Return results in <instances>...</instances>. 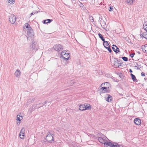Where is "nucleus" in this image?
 Listing matches in <instances>:
<instances>
[{
	"label": "nucleus",
	"instance_id": "obj_11",
	"mask_svg": "<svg viewBox=\"0 0 147 147\" xmlns=\"http://www.w3.org/2000/svg\"><path fill=\"white\" fill-rule=\"evenodd\" d=\"M25 129L24 128H23L20 131V138L21 139H23L24 138V135Z\"/></svg>",
	"mask_w": 147,
	"mask_h": 147
},
{
	"label": "nucleus",
	"instance_id": "obj_1",
	"mask_svg": "<svg viewBox=\"0 0 147 147\" xmlns=\"http://www.w3.org/2000/svg\"><path fill=\"white\" fill-rule=\"evenodd\" d=\"M98 140L100 143L104 144L105 147H107L108 146H111V143L108 141L109 140L106 136H104L103 137H99Z\"/></svg>",
	"mask_w": 147,
	"mask_h": 147
},
{
	"label": "nucleus",
	"instance_id": "obj_19",
	"mask_svg": "<svg viewBox=\"0 0 147 147\" xmlns=\"http://www.w3.org/2000/svg\"><path fill=\"white\" fill-rule=\"evenodd\" d=\"M131 78L132 79L133 81L136 82H137V80L135 76L132 74H131Z\"/></svg>",
	"mask_w": 147,
	"mask_h": 147
},
{
	"label": "nucleus",
	"instance_id": "obj_16",
	"mask_svg": "<svg viewBox=\"0 0 147 147\" xmlns=\"http://www.w3.org/2000/svg\"><path fill=\"white\" fill-rule=\"evenodd\" d=\"M21 74V71L19 70H17L16 71L15 73V75L17 77H19Z\"/></svg>",
	"mask_w": 147,
	"mask_h": 147
},
{
	"label": "nucleus",
	"instance_id": "obj_8",
	"mask_svg": "<svg viewBox=\"0 0 147 147\" xmlns=\"http://www.w3.org/2000/svg\"><path fill=\"white\" fill-rule=\"evenodd\" d=\"M107 83H105L104 84H102L101 85V88H100L102 92L103 93L105 92H108V90L107 89L109 88V87H102L105 84H107Z\"/></svg>",
	"mask_w": 147,
	"mask_h": 147
},
{
	"label": "nucleus",
	"instance_id": "obj_36",
	"mask_svg": "<svg viewBox=\"0 0 147 147\" xmlns=\"http://www.w3.org/2000/svg\"><path fill=\"white\" fill-rule=\"evenodd\" d=\"M141 76H145V74L143 72H142L141 73Z\"/></svg>",
	"mask_w": 147,
	"mask_h": 147
},
{
	"label": "nucleus",
	"instance_id": "obj_2",
	"mask_svg": "<svg viewBox=\"0 0 147 147\" xmlns=\"http://www.w3.org/2000/svg\"><path fill=\"white\" fill-rule=\"evenodd\" d=\"M91 107L89 104H85L81 105L79 107V109L81 111H84L90 109Z\"/></svg>",
	"mask_w": 147,
	"mask_h": 147
},
{
	"label": "nucleus",
	"instance_id": "obj_37",
	"mask_svg": "<svg viewBox=\"0 0 147 147\" xmlns=\"http://www.w3.org/2000/svg\"><path fill=\"white\" fill-rule=\"evenodd\" d=\"M80 5L81 7H82L84 6V5L82 3H80Z\"/></svg>",
	"mask_w": 147,
	"mask_h": 147
},
{
	"label": "nucleus",
	"instance_id": "obj_4",
	"mask_svg": "<svg viewBox=\"0 0 147 147\" xmlns=\"http://www.w3.org/2000/svg\"><path fill=\"white\" fill-rule=\"evenodd\" d=\"M39 47L38 45L35 43H33L30 45V49L33 52L35 51L38 50Z\"/></svg>",
	"mask_w": 147,
	"mask_h": 147
},
{
	"label": "nucleus",
	"instance_id": "obj_27",
	"mask_svg": "<svg viewBox=\"0 0 147 147\" xmlns=\"http://www.w3.org/2000/svg\"><path fill=\"white\" fill-rule=\"evenodd\" d=\"M122 58L124 61H127L128 60L127 58L125 57H123Z\"/></svg>",
	"mask_w": 147,
	"mask_h": 147
},
{
	"label": "nucleus",
	"instance_id": "obj_29",
	"mask_svg": "<svg viewBox=\"0 0 147 147\" xmlns=\"http://www.w3.org/2000/svg\"><path fill=\"white\" fill-rule=\"evenodd\" d=\"M38 13V12L37 11H33L31 14H30V15H31V16L32 15H34V14L36 13Z\"/></svg>",
	"mask_w": 147,
	"mask_h": 147
},
{
	"label": "nucleus",
	"instance_id": "obj_9",
	"mask_svg": "<svg viewBox=\"0 0 147 147\" xmlns=\"http://www.w3.org/2000/svg\"><path fill=\"white\" fill-rule=\"evenodd\" d=\"M27 35L29 36L28 37H27V38L29 37H32L34 35V33L32 30V28L29 29L28 30H27Z\"/></svg>",
	"mask_w": 147,
	"mask_h": 147
},
{
	"label": "nucleus",
	"instance_id": "obj_15",
	"mask_svg": "<svg viewBox=\"0 0 147 147\" xmlns=\"http://www.w3.org/2000/svg\"><path fill=\"white\" fill-rule=\"evenodd\" d=\"M69 53H67L66 54H65L64 55V54H63L62 57L64 59H66L67 60L68 59L69 57Z\"/></svg>",
	"mask_w": 147,
	"mask_h": 147
},
{
	"label": "nucleus",
	"instance_id": "obj_13",
	"mask_svg": "<svg viewBox=\"0 0 147 147\" xmlns=\"http://www.w3.org/2000/svg\"><path fill=\"white\" fill-rule=\"evenodd\" d=\"M22 119L23 117L22 116H21V115H17L16 120L18 121H19L17 123V124H19L20 123V121Z\"/></svg>",
	"mask_w": 147,
	"mask_h": 147
},
{
	"label": "nucleus",
	"instance_id": "obj_6",
	"mask_svg": "<svg viewBox=\"0 0 147 147\" xmlns=\"http://www.w3.org/2000/svg\"><path fill=\"white\" fill-rule=\"evenodd\" d=\"M9 20L12 24H13L16 21V18L14 15L11 14L9 17Z\"/></svg>",
	"mask_w": 147,
	"mask_h": 147
},
{
	"label": "nucleus",
	"instance_id": "obj_7",
	"mask_svg": "<svg viewBox=\"0 0 147 147\" xmlns=\"http://www.w3.org/2000/svg\"><path fill=\"white\" fill-rule=\"evenodd\" d=\"M53 48L55 51H61L63 49L62 46L60 44L55 45Z\"/></svg>",
	"mask_w": 147,
	"mask_h": 147
},
{
	"label": "nucleus",
	"instance_id": "obj_26",
	"mask_svg": "<svg viewBox=\"0 0 147 147\" xmlns=\"http://www.w3.org/2000/svg\"><path fill=\"white\" fill-rule=\"evenodd\" d=\"M115 47H117L115 45H113V47H112V49L115 52V50H116V48H115Z\"/></svg>",
	"mask_w": 147,
	"mask_h": 147
},
{
	"label": "nucleus",
	"instance_id": "obj_14",
	"mask_svg": "<svg viewBox=\"0 0 147 147\" xmlns=\"http://www.w3.org/2000/svg\"><path fill=\"white\" fill-rule=\"evenodd\" d=\"M110 147H123V146L122 145L118 144L117 143H114L113 144L111 143V144Z\"/></svg>",
	"mask_w": 147,
	"mask_h": 147
},
{
	"label": "nucleus",
	"instance_id": "obj_24",
	"mask_svg": "<svg viewBox=\"0 0 147 147\" xmlns=\"http://www.w3.org/2000/svg\"><path fill=\"white\" fill-rule=\"evenodd\" d=\"M98 36H99V37L101 38V39L104 42L105 41V40L103 37L102 36L101 34L100 33H99L98 34Z\"/></svg>",
	"mask_w": 147,
	"mask_h": 147
},
{
	"label": "nucleus",
	"instance_id": "obj_38",
	"mask_svg": "<svg viewBox=\"0 0 147 147\" xmlns=\"http://www.w3.org/2000/svg\"><path fill=\"white\" fill-rule=\"evenodd\" d=\"M71 85H72L73 84H74V83H75V82H74L73 81H72L71 82Z\"/></svg>",
	"mask_w": 147,
	"mask_h": 147
},
{
	"label": "nucleus",
	"instance_id": "obj_31",
	"mask_svg": "<svg viewBox=\"0 0 147 147\" xmlns=\"http://www.w3.org/2000/svg\"><path fill=\"white\" fill-rule=\"evenodd\" d=\"M66 51L65 52V51H62L61 54V57H62L63 54H64V55H65V54H66L67 53H66Z\"/></svg>",
	"mask_w": 147,
	"mask_h": 147
},
{
	"label": "nucleus",
	"instance_id": "obj_23",
	"mask_svg": "<svg viewBox=\"0 0 147 147\" xmlns=\"http://www.w3.org/2000/svg\"><path fill=\"white\" fill-rule=\"evenodd\" d=\"M143 27L144 30L147 31V22H145L144 23Z\"/></svg>",
	"mask_w": 147,
	"mask_h": 147
},
{
	"label": "nucleus",
	"instance_id": "obj_3",
	"mask_svg": "<svg viewBox=\"0 0 147 147\" xmlns=\"http://www.w3.org/2000/svg\"><path fill=\"white\" fill-rule=\"evenodd\" d=\"M111 61L112 65L115 67H117L121 66L122 64V63L120 62V61H118L117 59L114 58L112 60L111 59Z\"/></svg>",
	"mask_w": 147,
	"mask_h": 147
},
{
	"label": "nucleus",
	"instance_id": "obj_22",
	"mask_svg": "<svg viewBox=\"0 0 147 147\" xmlns=\"http://www.w3.org/2000/svg\"><path fill=\"white\" fill-rule=\"evenodd\" d=\"M135 0H127V3L129 5H131L133 3V2Z\"/></svg>",
	"mask_w": 147,
	"mask_h": 147
},
{
	"label": "nucleus",
	"instance_id": "obj_39",
	"mask_svg": "<svg viewBox=\"0 0 147 147\" xmlns=\"http://www.w3.org/2000/svg\"><path fill=\"white\" fill-rule=\"evenodd\" d=\"M47 102L46 101L45 102H44V104L43 105V106H46V105H45L46 104V103H47Z\"/></svg>",
	"mask_w": 147,
	"mask_h": 147
},
{
	"label": "nucleus",
	"instance_id": "obj_25",
	"mask_svg": "<svg viewBox=\"0 0 147 147\" xmlns=\"http://www.w3.org/2000/svg\"><path fill=\"white\" fill-rule=\"evenodd\" d=\"M135 67H137V70L139 69L141 67V66L140 65H137L135 66Z\"/></svg>",
	"mask_w": 147,
	"mask_h": 147
},
{
	"label": "nucleus",
	"instance_id": "obj_17",
	"mask_svg": "<svg viewBox=\"0 0 147 147\" xmlns=\"http://www.w3.org/2000/svg\"><path fill=\"white\" fill-rule=\"evenodd\" d=\"M24 28L25 29H26L27 30L31 28L30 25L28 23H26L25 24L24 26Z\"/></svg>",
	"mask_w": 147,
	"mask_h": 147
},
{
	"label": "nucleus",
	"instance_id": "obj_21",
	"mask_svg": "<svg viewBox=\"0 0 147 147\" xmlns=\"http://www.w3.org/2000/svg\"><path fill=\"white\" fill-rule=\"evenodd\" d=\"M52 21V20L49 19H47L46 20H44V24H47L48 23H50Z\"/></svg>",
	"mask_w": 147,
	"mask_h": 147
},
{
	"label": "nucleus",
	"instance_id": "obj_34",
	"mask_svg": "<svg viewBox=\"0 0 147 147\" xmlns=\"http://www.w3.org/2000/svg\"><path fill=\"white\" fill-rule=\"evenodd\" d=\"M113 8L112 7H110L109 9V10L110 11H112L113 10Z\"/></svg>",
	"mask_w": 147,
	"mask_h": 147
},
{
	"label": "nucleus",
	"instance_id": "obj_33",
	"mask_svg": "<svg viewBox=\"0 0 147 147\" xmlns=\"http://www.w3.org/2000/svg\"><path fill=\"white\" fill-rule=\"evenodd\" d=\"M107 49L108 50V51H109V52L110 53H111V52L112 51V50L111 49L109 46H108V47Z\"/></svg>",
	"mask_w": 147,
	"mask_h": 147
},
{
	"label": "nucleus",
	"instance_id": "obj_10",
	"mask_svg": "<svg viewBox=\"0 0 147 147\" xmlns=\"http://www.w3.org/2000/svg\"><path fill=\"white\" fill-rule=\"evenodd\" d=\"M106 100L108 102H110L112 100V97L110 95L107 94L105 96Z\"/></svg>",
	"mask_w": 147,
	"mask_h": 147
},
{
	"label": "nucleus",
	"instance_id": "obj_18",
	"mask_svg": "<svg viewBox=\"0 0 147 147\" xmlns=\"http://www.w3.org/2000/svg\"><path fill=\"white\" fill-rule=\"evenodd\" d=\"M140 36L142 37H144L147 39V31L143 32L141 35Z\"/></svg>",
	"mask_w": 147,
	"mask_h": 147
},
{
	"label": "nucleus",
	"instance_id": "obj_28",
	"mask_svg": "<svg viewBox=\"0 0 147 147\" xmlns=\"http://www.w3.org/2000/svg\"><path fill=\"white\" fill-rule=\"evenodd\" d=\"M115 48H116V49L115 50V52L116 53H118V52H120L119 49L117 47H115Z\"/></svg>",
	"mask_w": 147,
	"mask_h": 147
},
{
	"label": "nucleus",
	"instance_id": "obj_40",
	"mask_svg": "<svg viewBox=\"0 0 147 147\" xmlns=\"http://www.w3.org/2000/svg\"><path fill=\"white\" fill-rule=\"evenodd\" d=\"M129 71L130 72V73H131L132 72V70H131V69H130L129 70Z\"/></svg>",
	"mask_w": 147,
	"mask_h": 147
},
{
	"label": "nucleus",
	"instance_id": "obj_12",
	"mask_svg": "<svg viewBox=\"0 0 147 147\" xmlns=\"http://www.w3.org/2000/svg\"><path fill=\"white\" fill-rule=\"evenodd\" d=\"M134 123L137 125H139L141 123L140 119L139 118H135L134 120Z\"/></svg>",
	"mask_w": 147,
	"mask_h": 147
},
{
	"label": "nucleus",
	"instance_id": "obj_32",
	"mask_svg": "<svg viewBox=\"0 0 147 147\" xmlns=\"http://www.w3.org/2000/svg\"><path fill=\"white\" fill-rule=\"evenodd\" d=\"M8 2L11 4H12L13 3V0H8Z\"/></svg>",
	"mask_w": 147,
	"mask_h": 147
},
{
	"label": "nucleus",
	"instance_id": "obj_30",
	"mask_svg": "<svg viewBox=\"0 0 147 147\" xmlns=\"http://www.w3.org/2000/svg\"><path fill=\"white\" fill-rule=\"evenodd\" d=\"M32 102V100L31 99H29L28 101H27V103L28 105L30 104Z\"/></svg>",
	"mask_w": 147,
	"mask_h": 147
},
{
	"label": "nucleus",
	"instance_id": "obj_20",
	"mask_svg": "<svg viewBox=\"0 0 147 147\" xmlns=\"http://www.w3.org/2000/svg\"><path fill=\"white\" fill-rule=\"evenodd\" d=\"M103 42V45L104 46V47L106 48V49H107L108 47L107 46H108L109 45V44H108V42L107 41H104V42Z\"/></svg>",
	"mask_w": 147,
	"mask_h": 147
},
{
	"label": "nucleus",
	"instance_id": "obj_5",
	"mask_svg": "<svg viewBox=\"0 0 147 147\" xmlns=\"http://www.w3.org/2000/svg\"><path fill=\"white\" fill-rule=\"evenodd\" d=\"M46 139L48 142H49L53 141L52 134H51L50 132H48L47 133Z\"/></svg>",
	"mask_w": 147,
	"mask_h": 147
},
{
	"label": "nucleus",
	"instance_id": "obj_35",
	"mask_svg": "<svg viewBox=\"0 0 147 147\" xmlns=\"http://www.w3.org/2000/svg\"><path fill=\"white\" fill-rule=\"evenodd\" d=\"M135 55V53H131V54L130 55V56L131 57H134V55Z\"/></svg>",
	"mask_w": 147,
	"mask_h": 147
}]
</instances>
